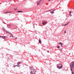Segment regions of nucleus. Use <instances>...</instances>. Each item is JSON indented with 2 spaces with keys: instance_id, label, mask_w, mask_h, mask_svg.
I'll return each mask as SVG.
<instances>
[{
  "instance_id": "nucleus-16",
  "label": "nucleus",
  "mask_w": 74,
  "mask_h": 74,
  "mask_svg": "<svg viewBox=\"0 0 74 74\" xmlns=\"http://www.w3.org/2000/svg\"><path fill=\"white\" fill-rule=\"evenodd\" d=\"M17 39V37L15 38H14V39H15V40H16Z\"/></svg>"
},
{
  "instance_id": "nucleus-9",
  "label": "nucleus",
  "mask_w": 74,
  "mask_h": 74,
  "mask_svg": "<svg viewBox=\"0 0 74 74\" xmlns=\"http://www.w3.org/2000/svg\"><path fill=\"white\" fill-rule=\"evenodd\" d=\"M50 12L51 14H53L54 13V12L53 11H50Z\"/></svg>"
},
{
  "instance_id": "nucleus-18",
  "label": "nucleus",
  "mask_w": 74,
  "mask_h": 74,
  "mask_svg": "<svg viewBox=\"0 0 74 74\" xmlns=\"http://www.w3.org/2000/svg\"><path fill=\"white\" fill-rule=\"evenodd\" d=\"M69 16H72V15L71 14H69Z\"/></svg>"
},
{
  "instance_id": "nucleus-22",
  "label": "nucleus",
  "mask_w": 74,
  "mask_h": 74,
  "mask_svg": "<svg viewBox=\"0 0 74 74\" xmlns=\"http://www.w3.org/2000/svg\"><path fill=\"white\" fill-rule=\"evenodd\" d=\"M71 11H69V13H71Z\"/></svg>"
},
{
  "instance_id": "nucleus-14",
  "label": "nucleus",
  "mask_w": 74,
  "mask_h": 74,
  "mask_svg": "<svg viewBox=\"0 0 74 74\" xmlns=\"http://www.w3.org/2000/svg\"><path fill=\"white\" fill-rule=\"evenodd\" d=\"M51 11V10H48V11H46V12H48Z\"/></svg>"
},
{
  "instance_id": "nucleus-12",
  "label": "nucleus",
  "mask_w": 74,
  "mask_h": 74,
  "mask_svg": "<svg viewBox=\"0 0 74 74\" xmlns=\"http://www.w3.org/2000/svg\"><path fill=\"white\" fill-rule=\"evenodd\" d=\"M22 11H18V12H22Z\"/></svg>"
},
{
  "instance_id": "nucleus-33",
  "label": "nucleus",
  "mask_w": 74,
  "mask_h": 74,
  "mask_svg": "<svg viewBox=\"0 0 74 74\" xmlns=\"http://www.w3.org/2000/svg\"><path fill=\"white\" fill-rule=\"evenodd\" d=\"M53 10V9H52L51 10Z\"/></svg>"
},
{
  "instance_id": "nucleus-21",
  "label": "nucleus",
  "mask_w": 74,
  "mask_h": 74,
  "mask_svg": "<svg viewBox=\"0 0 74 74\" xmlns=\"http://www.w3.org/2000/svg\"><path fill=\"white\" fill-rule=\"evenodd\" d=\"M6 32L7 33H8V32L7 31H6Z\"/></svg>"
},
{
  "instance_id": "nucleus-3",
  "label": "nucleus",
  "mask_w": 74,
  "mask_h": 74,
  "mask_svg": "<svg viewBox=\"0 0 74 74\" xmlns=\"http://www.w3.org/2000/svg\"><path fill=\"white\" fill-rule=\"evenodd\" d=\"M42 25H45L46 24H47V21H43L42 23Z\"/></svg>"
},
{
  "instance_id": "nucleus-17",
  "label": "nucleus",
  "mask_w": 74,
  "mask_h": 74,
  "mask_svg": "<svg viewBox=\"0 0 74 74\" xmlns=\"http://www.w3.org/2000/svg\"><path fill=\"white\" fill-rule=\"evenodd\" d=\"M60 47L59 46L58 47H57V48H58V49H60Z\"/></svg>"
},
{
  "instance_id": "nucleus-31",
  "label": "nucleus",
  "mask_w": 74,
  "mask_h": 74,
  "mask_svg": "<svg viewBox=\"0 0 74 74\" xmlns=\"http://www.w3.org/2000/svg\"><path fill=\"white\" fill-rule=\"evenodd\" d=\"M51 0H49V1H51Z\"/></svg>"
},
{
  "instance_id": "nucleus-30",
  "label": "nucleus",
  "mask_w": 74,
  "mask_h": 74,
  "mask_svg": "<svg viewBox=\"0 0 74 74\" xmlns=\"http://www.w3.org/2000/svg\"><path fill=\"white\" fill-rule=\"evenodd\" d=\"M47 52L48 53H49V51H47Z\"/></svg>"
},
{
  "instance_id": "nucleus-5",
  "label": "nucleus",
  "mask_w": 74,
  "mask_h": 74,
  "mask_svg": "<svg viewBox=\"0 0 74 74\" xmlns=\"http://www.w3.org/2000/svg\"><path fill=\"white\" fill-rule=\"evenodd\" d=\"M69 23H70V22H68L67 23L65 24V25H62V26H66V25H67L69 24Z\"/></svg>"
},
{
  "instance_id": "nucleus-4",
  "label": "nucleus",
  "mask_w": 74,
  "mask_h": 74,
  "mask_svg": "<svg viewBox=\"0 0 74 74\" xmlns=\"http://www.w3.org/2000/svg\"><path fill=\"white\" fill-rule=\"evenodd\" d=\"M42 1V0H40L39 1L37 2V5H38L40 4V3Z\"/></svg>"
},
{
  "instance_id": "nucleus-26",
  "label": "nucleus",
  "mask_w": 74,
  "mask_h": 74,
  "mask_svg": "<svg viewBox=\"0 0 74 74\" xmlns=\"http://www.w3.org/2000/svg\"><path fill=\"white\" fill-rule=\"evenodd\" d=\"M8 12V13H10V12Z\"/></svg>"
},
{
  "instance_id": "nucleus-10",
  "label": "nucleus",
  "mask_w": 74,
  "mask_h": 74,
  "mask_svg": "<svg viewBox=\"0 0 74 74\" xmlns=\"http://www.w3.org/2000/svg\"><path fill=\"white\" fill-rule=\"evenodd\" d=\"M39 42L40 43H41V40H40V39L39 40Z\"/></svg>"
},
{
  "instance_id": "nucleus-32",
  "label": "nucleus",
  "mask_w": 74,
  "mask_h": 74,
  "mask_svg": "<svg viewBox=\"0 0 74 74\" xmlns=\"http://www.w3.org/2000/svg\"><path fill=\"white\" fill-rule=\"evenodd\" d=\"M12 37H14V36H12Z\"/></svg>"
},
{
  "instance_id": "nucleus-20",
  "label": "nucleus",
  "mask_w": 74,
  "mask_h": 74,
  "mask_svg": "<svg viewBox=\"0 0 74 74\" xmlns=\"http://www.w3.org/2000/svg\"><path fill=\"white\" fill-rule=\"evenodd\" d=\"M3 31H5V29H3Z\"/></svg>"
},
{
  "instance_id": "nucleus-27",
  "label": "nucleus",
  "mask_w": 74,
  "mask_h": 74,
  "mask_svg": "<svg viewBox=\"0 0 74 74\" xmlns=\"http://www.w3.org/2000/svg\"><path fill=\"white\" fill-rule=\"evenodd\" d=\"M55 11V10H53V11Z\"/></svg>"
},
{
  "instance_id": "nucleus-25",
  "label": "nucleus",
  "mask_w": 74,
  "mask_h": 74,
  "mask_svg": "<svg viewBox=\"0 0 74 74\" xmlns=\"http://www.w3.org/2000/svg\"><path fill=\"white\" fill-rule=\"evenodd\" d=\"M14 10H16V9H14Z\"/></svg>"
},
{
  "instance_id": "nucleus-28",
  "label": "nucleus",
  "mask_w": 74,
  "mask_h": 74,
  "mask_svg": "<svg viewBox=\"0 0 74 74\" xmlns=\"http://www.w3.org/2000/svg\"><path fill=\"white\" fill-rule=\"evenodd\" d=\"M0 38H1V36H0Z\"/></svg>"
},
{
  "instance_id": "nucleus-11",
  "label": "nucleus",
  "mask_w": 74,
  "mask_h": 74,
  "mask_svg": "<svg viewBox=\"0 0 74 74\" xmlns=\"http://www.w3.org/2000/svg\"><path fill=\"white\" fill-rule=\"evenodd\" d=\"M20 65L19 64H18L17 65H16V66H17V67H20Z\"/></svg>"
},
{
  "instance_id": "nucleus-6",
  "label": "nucleus",
  "mask_w": 74,
  "mask_h": 74,
  "mask_svg": "<svg viewBox=\"0 0 74 74\" xmlns=\"http://www.w3.org/2000/svg\"><path fill=\"white\" fill-rule=\"evenodd\" d=\"M59 45H61V47H63V46H62L63 45V43H61V42H59Z\"/></svg>"
},
{
  "instance_id": "nucleus-2",
  "label": "nucleus",
  "mask_w": 74,
  "mask_h": 74,
  "mask_svg": "<svg viewBox=\"0 0 74 74\" xmlns=\"http://www.w3.org/2000/svg\"><path fill=\"white\" fill-rule=\"evenodd\" d=\"M63 67V65L60 64H57V67L59 69H61Z\"/></svg>"
},
{
  "instance_id": "nucleus-15",
  "label": "nucleus",
  "mask_w": 74,
  "mask_h": 74,
  "mask_svg": "<svg viewBox=\"0 0 74 74\" xmlns=\"http://www.w3.org/2000/svg\"><path fill=\"white\" fill-rule=\"evenodd\" d=\"M16 66L15 65H14V68H15V67Z\"/></svg>"
},
{
  "instance_id": "nucleus-23",
  "label": "nucleus",
  "mask_w": 74,
  "mask_h": 74,
  "mask_svg": "<svg viewBox=\"0 0 74 74\" xmlns=\"http://www.w3.org/2000/svg\"><path fill=\"white\" fill-rule=\"evenodd\" d=\"M66 33V31H64V33Z\"/></svg>"
},
{
  "instance_id": "nucleus-24",
  "label": "nucleus",
  "mask_w": 74,
  "mask_h": 74,
  "mask_svg": "<svg viewBox=\"0 0 74 74\" xmlns=\"http://www.w3.org/2000/svg\"><path fill=\"white\" fill-rule=\"evenodd\" d=\"M12 36L10 35V37H12Z\"/></svg>"
},
{
  "instance_id": "nucleus-7",
  "label": "nucleus",
  "mask_w": 74,
  "mask_h": 74,
  "mask_svg": "<svg viewBox=\"0 0 74 74\" xmlns=\"http://www.w3.org/2000/svg\"><path fill=\"white\" fill-rule=\"evenodd\" d=\"M21 62H18L17 64H21Z\"/></svg>"
},
{
  "instance_id": "nucleus-29",
  "label": "nucleus",
  "mask_w": 74,
  "mask_h": 74,
  "mask_svg": "<svg viewBox=\"0 0 74 74\" xmlns=\"http://www.w3.org/2000/svg\"><path fill=\"white\" fill-rule=\"evenodd\" d=\"M6 13H8V12H6Z\"/></svg>"
},
{
  "instance_id": "nucleus-34",
  "label": "nucleus",
  "mask_w": 74,
  "mask_h": 74,
  "mask_svg": "<svg viewBox=\"0 0 74 74\" xmlns=\"http://www.w3.org/2000/svg\"><path fill=\"white\" fill-rule=\"evenodd\" d=\"M62 49H61V50Z\"/></svg>"
},
{
  "instance_id": "nucleus-8",
  "label": "nucleus",
  "mask_w": 74,
  "mask_h": 74,
  "mask_svg": "<svg viewBox=\"0 0 74 74\" xmlns=\"http://www.w3.org/2000/svg\"><path fill=\"white\" fill-rule=\"evenodd\" d=\"M1 38L5 39V36H1Z\"/></svg>"
},
{
  "instance_id": "nucleus-19",
  "label": "nucleus",
  "mask_w": 74,
  "mask_h": 74,
  "mask_svg": "<svg viewBox=\"0 0 74 74\" xmlns=\"http://www.w3.org/2000/svg\"><path fill=\"white\" fill-rule=\"evenodd\" d=\"M9 34H10L11 35H12V34H11L10 33H9Z\"/></svg>"
},
{
  "instance_id": "nucleus-1",
  "label": "nucleus",
  "mask_w": 74,
  "mask_h": 74,
  "mask_svg": "<svg viewBox=\"0 0 74 74\" xmlns=\"http://www.w3.org/2000/svg\"><path fill=\"white\" fill-rule=\"evenodd\" d=\"M29 69L31 71L30 72V74H35V73H36V69H34L33 67H29Z\"/></svg>"
},
{
  "instance_id": "nucleus-13",
  "label": "nucleus",
  "mask_w": 74,
  "mask_h": 74,
  "mask_svg": "<svg viewBox=\"0 0 74 74\" xmlns=\"http://www.w3.org/2000/svg\"><path fill=\"white\" fill-rule=\"evenodd\" d=\"M11 25H8V26H9V27H10V26H11Z\"/></svg>"
}]
</instances>
